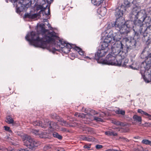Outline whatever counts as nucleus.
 Segmentation results:
<instances>
[{
    "label": "nucleus",
    "mask_w": 151,
    "mask_h": 151,
    "mask_svg": "<svg viewBox=\"0 0 151 151\" xmlns=\"http://www.w3.org/2000/svg\"><path fill=\"white\" fill-rule=\"evenodd\" d=\"M40 34L32 31L25 37L28 41L32 42L35 46L45 48L47 47V43L53 41L57 37L56 33L54 32H48L44 35L42 38H40Z\"/></svg>",
    "instance_id": "obj_1"
},
{
    "label": "nucleus",
    "mask_w": 151,
    "mask_h": 151,
    "mask_svg": "<svg viewBox=\"0 0 151 151\" xmlns=\"http://www.w3.org/2000/svg\"><path fill=\"white\" fill-rule=\"evenodd\" d=\"M139 8L136 6L134 7L129 15V18L132 21L134 20V24L136 21L138 22V24L144 25L142 24L144 21L147 13L144 10H141L139 11Z\"/></svg>",
    "instance_id": "obj_2"
},
{
    "label": "nucleus",
    "mask_w": 151,
    "mask_h": 151,
    "mask_svg": "<svg viewBox=\"0 0 151 151\" xmlns=\"http://www.w3.org/2000/svg\"><path fill=\"white\" fill-rule=\"evenodd\" d=\"M119 55H116L110 53L106 56L105 59L102 61L103 64L108 65H119L121 64L120 61H118V58Z\"/></svg>",
    "instance_id": "obj_3"
},
{
    "label": "nucleus",
    "mask_w": 151,
    "mask_h": 151,
    "mask_svg": "<svg viewBox=\"0 0 151 151\" xmlns=\"http://www.w3.org/2000/svg\"><path fill=\"white\" fill-rule=\"evenodd\" d=\"M24 145L28 148L32 150L35 147H37L39 144V142L35 140L31 136L24 135L23 138Z\"/></svg>",
    "instance_id": "obj_4"
},
{
    "label": "nucleus",
    "mask_w": 151,
    "mask_h": 151,
    "mask_svg": "<svg viewBox=\"0 0 151 151\" xmlns=\"http://www.w3.org/2000/svg\"><path fill=\"white\" fill-rule=\"evenodd\" d=\"M123 42H125L127 49H133L135 48L138 42L134 38L131 39L129 41L128 37L123 38Z\"/></svg>",
    "instance_id": "obj_5"
},
{
    "label": "nucleus",
    "mask_w": 151,
    "mask_h": 151,
    "mask_svg": "<svg viewBox=\"0 0 151 151\" xmlns=\"http://www.w3.org/2000/svg\"><path fill=\"white\" fill-rule=\"evenodd\" d=\"M134 26L133 27V30L135 32V35L138 36L139 33L143 35L144 33L143 28L144 25H140L138 24V22L136 21L135 22Z\"/></svg>",
    "instance_id": "obj_6"
},
{
    "label": "nucleus",
    "mask_w": 151,
    "mask_h": 151,
    "mask_svg": "<svg viewBox=\"0 0 151 151\" xmlns=\"http://www.w3.org/2000/svg\"><path fill=\"white\" fill-rule=\"evenodd\" d=\"M148 48H146L144 49L142 52L143 54L144 53H146L148 55L145 57V62L146 64L147 68H150L151 67V51L149 50Z\"/></svg>",
    "instance_id": "obj_7"
},
{
    "label": "nucleus",
    "mask_w": 151,
    "mask_h": 151,
    "mask_svg": "<svg viewBox=\"0 0 151 151\" xmlns=\"http://www.w3.org/2000/svg\"><path fill=\"white\" fill-rule=\"evenodd\" d=\"M125 20L124 18H121L116 19L114 23L115 27L117 30L122 28L125 25Z\"/></svg>",
    "instance_id": "obj_8"
},
{
    "label": "nucleus",
    "mask_w": 151,
    "mask_h": 151,
    "mask_svg": "<svg viewBox=\"0 0 151 151\" xmlns=\"http://www.w3.org/2000/svg\"><path fill=\"white\" fill-rule=\"evenodd\" d=\"M36 3L37 5V10H40L41 11H43L48 6V5L46 4L45 0H37Z\"/></svg>",
    "instance_id": "obj_9"
},
{
    "label": "nucleus",
    "mask_w": 151,
    "mask_h": 151,
    "mask_svg": "<svg viewBox=\"0 0 151 151\" xmlns=\"http://www.w3.org/2000/svg\"><path fill=\"white\" fill-rule=\"evenodd\" d=\"M107 52L106 50L101 49L98 50L95 54V56L93 58L98 60L100 58L104 56L107 53Z\"/></svg>",
    "instance_id": "obj_10"
},
{
    "label": "nucleus",
    "mask_w": 151,
    "mask_h": 151,
    "mask_svg": "<svg viewBox=\"0 0 151 151\" xmlns=\"http://www.w3.org/2000/svg\"><path fill=\"white\" fill-rule=\"evenodd\" d=\"M44 128L48 127L50 129H57V125L56 123L53 122H49L48 119L44 120Z\"/></svg>",
    "instance_id": "obj_11"
},
{
    "label": "nucleus",
    "mask_w": 151,
    "mask_h": 151,
    "mask_svg": "<svg viewBox=\"0 0 151 151\" xmlns=\"http://www.w3.org/2000/svg\"><path fill=\"white\" fill-rule=\"evenodd\" d=\"M124 36L126 37H128L127 34L129 33L130 31V28L126 25H124L123 26L122 28H121L120 29L118 30Z\"/></svg>",
    "instance_id": "obj_12"
},
{
    "label": "nucleus",
    "mask_w": 151,
    "mask_h": 151,
    "mask_svg": "<svg viewBox=\"0 0 151 151\" xmlns=\"http://www.w3.org/2000/svg\"><path fill=\"white\" fill-rule=\"evenodd\" d=\"M118 58V61H120L121 64L119 65H117V66H122L124 67H127L128 65H127L128 63L129 60L126 58H122L121 56L119 55Z\"/></svg>",
    "instance_id": "obj_13"
},
{
    "label": "nucleus",
    "mask_w": 151,
    "mask_h": 151,
    "mask_svg": "<svg viewBox=\"0 0 151 151\" xmlns=\"http://www.w3.org/2000/svg\"><path fill=\"white\" fill-rule=\"evenodd\" d=\"M112 36L114 43L115 42L119 41V40L122 38L123 40V38H125L120 32H119L114 34L113 33Z\"/></svg>",
    "instance_id": "obj_14"
},
{
    "label": "nucleus",
    "mask_w": 151,
    "mask_h": 151,
    "mask_svg": "<svg viewBox=\"0 0 151 151\" xmlns=\"http://www.w3.org/2000/svg\"><path fill=\"white\" fill-rule=\"evenodd\" d=\"M113 33V31L110 32L106 37L104 41L109 43H114L112 36Z\"/></svg>",
    "instance_id": "obj_15"
},
{
    "label": "nucleus",
    "mask_w": 151,
    "mask_h": 151,
    "mask_svg": "<svg viewBox=\"0 0 151 151\" xmlns=\"http://www.w3.org/2000/svg\"><path fill=\"white\" fill-rule=\"evenodd\" d=\"M122 50H123L122 49L112 46L111 53L113 54V55L117 56V55L119 54Z\"/></svg>",
    "instance_id": "obj_16"
},
{
    "label": "nucleus",
    "mask_w": 151,
    "mask_h": 151,
    "mask_svg": "<svg viewBox=\"0 0 151 151\" xmlns=\"http://www.w3.org/2000/svg\"><path fill=\"white\" fill-rule=\"evenodd\" d=\"M119 7L115 10V15L116 18V19L118 18H123L122 17L123 15V11L122 10L120 9Z\"/></svg>",
    "instance_id": "obj_17"
},
{
    "label": "nucleus",
    "mask_w": 151,
    "mask_h": 151,
    "mask_svg": "<svg viewBox=\"0 0 151 151\" xmlns=\"http://www.w3.org/2000/svg\"><path fill=\"white\" fill-rule=\"evenodd\" d=\"M143 30L144 33H143V36L144 37L147 36L148 33L151 34V25L146 27L144 25Z\"/></svg>",
    "instance_id": "obj_18"
},
{
    "label": "nucleus",
    "mask_w": 151,
    "mask_h": 151,
    "mask_svg": "<svg viewBox=\"0 0 151 151\" xmlns=\"http://www.w3.org/2000/svg\"><path fill=\"white\" fill-rule=\"evenodd\" d=\"M97 12L101 16H104L106 14V9L105 7H101L98 9Z\"/></svg>",
    "instance_id": "obj_19"
},
{
    "label": "nucleus",
    "mask_w": 151,
    "mask_h": 151,
    "mask_svg": "<svg viewBox=\"0 0 151 151\" xmlns=\"http://www.w3.org/2000/svg\"><path fill=\"white\" fill-rule=\"evenodd\" d=\"M38 136L41 138L46 139L50 138L49 134L45 132H40Z\"/></svg>",
    "instance_id": "obj_20"
},
{
    "label": "nucleus",
    "mask_w": 151,
    "mask_h": 151,
    "mask_svg": "<svg viewBox=\"0 0 151 151\" xmlns=\"http://www.w3.org/2000/svg\"><path fill=\"white\" fill-rule=\"evenodd\" d=\"M109 43L105 42L104 41L101 43V48L102 50H106L107 52L109 50V48L108 47Z\"/></svg>",
    "instance_id": "obj_21"
},
{
    "label": "nucleus",
    "mask_w": 151,
    "mask_h": 151,
    "mask_svg": "<svg viewBox=\"0 0 151 151\" xmlns=\"http://www.w3.org/2000/svg\"><path fill=\"white\" fill-rule=\"evenodd\" d=\"M37 17V15L36 14H32L30 13H25L24 17L25 18H29L31 19H34Z\"/></svg>",
    "instance_id": "obj_22"
},
{
    "label": "nucleus",
    "mask_w": 151,
    "mask_h": 151,
    "mask_svg": "<svg viewBox=\"0 0 151 151\" xmlns=\"http://www.w3.org/2000/svg\"><path fill=\"white\" fill-rule=\"evenodd\" d=\"M146 26L145 27L151 25V17L149 16H147V15L145 16L144 21Z\"/></svg>",
    "instance_id": "obj_23"
},
{
    "label": "nucleus",
    "mask_w": 151,
    "mask_h": 151,
    "mask_svg": "<svg viewBox=\"0 0 151 151\" xmlns=\"http://www.w3.org/2000/svg\"><path fill=\"white\" fill-rule=\"evenodd\" d=\"M133 118L134 122H139L140 124H141L142 119L141 116L135 114L133 116Z\"/></svg>",
    "instance_id": "obj_24"
},
{
    "label": "nucleus",
    "mask_w": 151,
    "mask_h": 151,
    "mask_svg": "<svg viewBox=\"0 0 151 151\" xmlns=\"http://www.w3.org/2000/svg\"><path fill=\"white\" fill-rule=\"evenodd\" d=\"M133 0H124V6L125 7L128 8L129 7L132 3Z\"/></svg>",
    "instance_id": "obj_25"
},
{
    "label": "nucleus",
    "mask_w": 151,
    "mask_h": 151,
    "mask_svg": "<svg viewBox=\"0 0 151 151\" xmlns=\"http://www.w3.org/2000/svg\"><path fill=\"white\" fill-rule=\"evenodd\" d=\"M84 130L88 132V133L90 134H95V130L94 129L88 127H86L84 128Z\"/></svg>",
    "instance_id": "obj_26"
},
{
    "label": "nucleus",
    "mask_w": 151,
    "mask_h": 151,
    "mask_svg": "<svg viewBox=\"0 0 151 151\" xmlns=\"http://www.w3.org/2000/svg\"><path fill=\"white\" fill-rule=\"evenodd\" d=\"M91 1L94 5L98 6L103 3V0H91Z\"/></svg>",
    "instance_id": "obj_27"
},
{
    "label": "nucleus",
    "mask_w": 151,
    "mask_h": 151,
    "mask_svg": "<svg viewBox=\"0 0 151 151\" xmlns=\"http://www.w3.org/2000/svg\"><path fill=\"white\" fill-rule=\"evenodd\" d=\"M44 122L43 123L42 122L40 121H36L33 122L34 125L40 126L44 128Z\"/></svg>",
    "instance_id": "obj_28"
},
{
    "label": "nucleus",
    "mask_w": 151,
    "mask_h": 151,
    "mask_svg": "<svg viewBox=\"0 0 151 151\" xmlns=\"http://www.w3.org/2000/svg\"><path fill=\"white\" fill-rule=\"evenodd\" d=\"M112 123L119 126H124L126 125L124 123L118 121L116 120H113L112 121Z\"/></svg>",
    "instance_id": "obj_29"
},
{
    "label": "nucleus",
    "mask_w": 151,
    "mask_h": 151,
    "mask_svg": "<svg viewBox=\"0 0 151 151\" xmlns=\"http://www.w3.org/2000/svg\"><path fill=\"white\" fill-rule=\"evenodd\" d=\"M5 121L8 124H12L13 125H14V121L13 119L9 116H8L6 117L5 120Z\"/></svg>",
    "instance_id": "obj_30"
},
{
    "label": "nucleus",
    "mask_w": 151,
    "mask_h": 151,
    "mask_svg": "<svg viewBox=\"0 0 151 151\" xmlns=\"http://www.w3.org/2000/svg\"><path fill=\"white\" fill-rule=\"evenodd\" d=\"M112 46L119 47L120 48L123 49V45L122 44L121 42L120 41H117V42H115V43Z\"/></svg>",
    "instance_id": "obj_31"
},
{
    "label": "nucleus",
    "mask_w": 151,
    "mask_h": 151,
    "mask_svg": "<svg viewBox=\"0 0 151 151\" xmlns=\"http://www.w3.org/2000/svg\"><path fill=\"white\" fill-rule=\"evenodd\" d=\"M105 134L106 135L110 136H115L117 135V134L115 132L113 131H109L105 132Z\"/></svg>",
    "instance_id": "obj_32"
},
{
    "label": "nucleus",
    "mask_w": 151,
    "mask_h": 151,
    "mask_svg": "<svg viewBox=\"0 0 151 151\" xmlns=\"http://www.w3.org/2000/svg\"><path fill=\"white\" fill-rule=\"evenodd\" d=\"M73 48L76 51L78 52L80 55H83L84 52L80 48L76 46Z\"/></svg>",
    "instance_id": "obj_33"
},
{
    "label": "nucleus",
    "mask_w": 151,
    "mask_h": 151,
    "mask_svg": "<svg viewBox=\"0 0 151 151\" xmlns=\"http://www.w3.org/2000/svg\"><path fill=\"white\" fill-rule=\"evenodd\" d=\"M47 2V4H47L48 6L49 5V6L48 8V13L47 14H46V15H49L50 14V5L51 4L53 0H46Z\"/></svg>",
    "instance_id": "obj_34"
},
{
    "label": "nucleus",
    "mask_w": 151,
    "mask_h": 151,
    "mask_svg": "<svg viewBox=\"0 0 151 151\" xmlns=\"http://www.w3.org/2000/svg\"><path fill=\"white\" fill-rule=\"evenodd\" d=\"M53 136L55 138H57L59 139H62V137L61 135H59L58 133L54 132L53 133Z\"/></svg>",
    "instance_id": "obj_35"
},
{
    "label": "nucleus",
    "mask_w": 151,
    "mask_h": 151,
    "mask_svg": "<svg viewBox=\"0 0 151 151\" xmlns=\"http://www.w3.org/2000/svg\"><path fill=\"white\" fill-rule=\"evenodd\" d=\"M85 115L82 113L76 112L74 114V116H76L83 118L85 117Z\"/></svg>",
    "instance_id": "obj_36"
},
{
    "label": "nucleus",
    "mask_w": 151,
    "mask_h": 151,
    "mask_svg": "<svg viewBox=\"0 0 151 151\" xmlns=\"http://www.w3.org/2000/svg\"><path fill=\"white\" fill-rule=\"evenodd\" d=\"M58 46H59L60 48H62L63 51L65 53H68L70 51V50L67 49V48L65 47H61L60 45H58Z\"/></svg>",
    "instance_id": "obj_37"
},
{
    "label": "nucleus",
    "mask_w": 151,
    "mask_h": 151,
    "mask_svg": "<svg viewBox=\"0 0 151 151\" xmlns=\"http://www.w3.org/2000/svg\"><path fill=\"white\" fill-rule=\"evenodd\" d=\"M142 143L146 145H150L151 144V141L148 139H144L142 141Z\"/></svg>",
    "instance_id": "obj_38"
},
{
    "label": "nucleus",
    "mask_w": 151,
    "mask_h": 151,
    "mask_svg": "<svg viewBox=\"0 0 151 151\" xmlns=\"http://www.w3.org/2000/svg\"><path fill=\"white\" fill-rule=\"evenodd\" d=\"M116 113L117 114H121L122 115H124L125 114V111H124L119 109L116 111Z\"/></svg>",
    "instance_id": "obj_39"
},
{
    "label": "nucleus",
    "mask_w": 151,
    "mask_h": 151,
    "mask_svg": "<svg viewBox=\"0 0 151 151\" xmlns=\"http://www.w3.org/2000/svg\"><path fill=\"white\" fill-rule=\"evenodd\" d=\"M114 27H115V23L113 22H111L108 24L107 28L108 29H110Z\"/></svg>",
    "instance_id": "obj_40"
},
{
    "label": "nucleus",
    "mask_w": 151,
    "mask_h": 151,
    "mask_svg": "<svg viewBox=\"0 0 151 151\" xmlns=\"http://www.w3.org/2000/svg\"><path fill=\"white\" fill-rule=\"evenodd\" d=\"M40 26L41 27V32L43 33V35L49 31L48 29H45L43 27H42L41 25H40Z\"/></svg>",
    "instance_id": "obj_41"
},
{
    "label": "nucleus",
    "mask_w": 151,
    "mask_h": 151,
    "mask_svg": "<svg viewBox=\"0 0 151 151\" xmlns=\"http://www.w3.org/2000/svg\"><path fill=\"white\" fill-rule=\"evenodd\" d=\"M94 139V138L93 137L91 136H88L87 137H86V140L90 142L93 141Z\"/></svg>",
    "instance_id": "obj_42"
},
{
    "label": "nucleus",
    "mask_w": 151,
    "mask_h": 151,
    "mask_svg": "<svg viewBox=\"0 0 151 151\" xmlns=\"http://www.w3.org/2000/svg\"><path fill=\"white\" fill-rule=\"evenodd\" d=\"M31 132L38 136L40 132L38 130H36L35 129H32L31 130Z\"/></svg>",
    "instance_id": "obj_43"
},
{
    "label": "nucleus",
    "mask_w": 151,
    "mask_h": 151,
    "mask_svg": "<svg viewBox=\"0 0 151 151\" xmlns=\"http://www.w3.org/2000/svg\"><path fill=\"white\" fill-rule=\"evenodd\" d=\"M137 112L138 113L141 114H144L145 115H147L148 113L145 112L143 111H142L141 109H138L137 111Z\"/></svg>",
    "instance_id": "obj_44"
},
{
    "label": "nucleus",
    "mask_w": 151,
    "mask_h": 151,
    "mask_svg": "<svg viewBox=\"0 0 151 151\" xmlns=\"http://www.w3.org/2000/svg\"><path fill=\"white\" fill-rule=\"evenodd\" d=\"M60 124L63 126H68L69 125L68 123L65 121L62 120L60 122Z\"/></svg>",
    "instance_id": "obj_45"
},
{
    "label": "nucleus",
    "mask_w": 151,
    "mask_h": 151,
    "mask_svg": "<svg viewBox=\"0 0 151 151\" xmlns=\"http://www.w3.org/2000/svg\"><path fill=\"white\" fill-rule=\"evenodd\" d=\"M65 47L67 48V49L70 50L71 48L73 47L71 44L68 43H66L65 45Z\"/></svg>",
    "instance_id": "obj_46"
},
{
    "label": "nucleus",
    "mask_w": 151,
    "mask_h": 151,
    "mask_svg": "<svg viewBox=\"0 0 151 151\" xmlns=\"http://www.w3.org/2000/svg\"><path fill=\"white\" fill-rule=\"evenodd\" d=\"M59 41L60 42V44H59V45H60L61 47L63 46V47H65V45L66 43L65 42L63 41H62L61 40H59Z\"/></svg>",
    "instance_id": "obj_47"
},
{
    "label": "nucleus",
    "mask_w": 151,
    "mask_h": 151,
    "mask_svg": "<svg viewBox=\"0 0 151 151\" xmlns=\"http://www.w3.org/2000/svg\"><path fill=\"white\" fill-rule=\"evenodd\" d=\"M94 120L97 122H102L103 121V120L101 118L96 116L94 117Z\"/></svg>",
    "instance_id": "obj_48"
},
{
    "label": "nucleus",
    "mask_w": 151,
    "mask_h": 151,
    "mask_svg": "<svg viewBox=\"0 0 151 151\" xmlns=\"http://www.w3.org/2000/svg\"><path fill=\"white\" fill-rule=\"evenodd\" d=\"M50 116L53 119H56L58 118V116L57 114L55 113L51 114H50Z\"/></svg>",
    "instance_id": "obj_49"
},
{
    "label": "nucleus",
    "mask_w": 151,
    "mask_h": 151,
    "mask_svg": "<svg viewBox=\"0 0 151 151\" xmlns=\"http://www.w3.org/2000/svg\"><path fill=\"white\" fill-rule=\"evenodd\" d=\"M51 146L52 145H46L44 147V149L45 150H48L51 148Z\"/></svg>",
    "instance_id": "obj_50"
},
{
    "label": "nucleus",
    "mask_w": 151,
    "mask_h": 151,
    "mask_svg": "<svg viewBox=\"0 0 151 151\" xmlns=\"http://www.w3.org/2000/svg\"><path fill=\"white\" fill-rule=\"evenodd\" d=\"M4 129L9 132H12V131L10 129V128L9 127L6 126H4Z\"/></svg>",
    "instance_id": "obj_51"
},
{
    "label": "nucleus",
    "mask_w": 151,
    "mask_h": 151,
    "mask_svg": "<svg viewBox=\"0 0 151 151\" xmlns=\"http://www.w3.org/2000/svg\"><path fill=\"white\" fill-rule=\"evenodd\" d=\"M82 111H84L87 114H88L89 112L90 111L86 110V108H85L84 107H83L82 108Z\"/></svg>",
    "instance_id": "obj_52"
},
{
    "label": "nucleus",
    "mask_w": 151,
    "mask_h": 151,
    "mask_svg": "<svg viewBox=\"0 0 151 151\" xmlns=\"http://www.w3.org/2000/svg\"><path fill=\"white\" fill-rule=\"evenodd\" d=\"M91 144H86L83 147L85 148L89 149L91 148Z\"/></svg>",
    "instance_id": "obj_53"
},
{
    "label": "nucleus",
    "mask_w": 151,
    "mask_h": 151,
    "mask_svg": "<svg viewBox=\"0 0 151 151\" xmlns=\"http://www.w3.org/2000/svg\"><path fill=\"white\" fill-rule=\"evenodd\" d=\"M119 139H122V140L124 141H126L127 142H128L129 141V140L127 138H125L124 137H119Z\"/></svg>",
    "instance_id": "obj_54"
},
{
    "label": "nucleus",
    "mask_w": 151,
    "mask_h": 151,
    "mask_svg": "<svg viewBox=\"0 0 151 151\" xmlns=\"http://www.w3.org/2000/svg\"><path fill=\"white\" fill-rule=\"evenodd\" d=\"M103 147V146L100 145H97L96 146V148L97 149H99Z\"/></svg>",
    "instance_id": "obj_55"
},
{
    "label": "nucleus",
    "mask_w": 151,
    "mask_h": 151,
    "mask_svg": "<svg viewBox=\"0 0 151 151\" xmlns=\"http://www.w3.org/2000/svg\"><path fill=\"white\" fill-rule=\"evenodd\" d=\"M15 1L18 2L19 4L22 5V3H23V0H15Z\"/></svg>",
    "instance_id": "obj_56"
},
{
    "label": "nucleus",
    "mask_w": 151,
    "mask_h": 151,
    "mask_svg": "<svg viewBox=\"0 0 151 151\" xmlns=\"http://www.w3.org/2000/svg\"><path fill=\"white\" fill-rule=\"evenodd\" d=\"M105 151H122L121 150H117L114 149H108L106 150Z\"/></svg>",
    "instance_id": "obj_57"
},
{
    "label": "nucleus",
    "mask_w": 151,
    "mask_h": 151,
    "mask_svg": "<svg viewBox=\"0 0 151 151\" xmlns=\"http://www.w3.org/2000/svg\"><path fill=\"white\" fill-rule=\"evenodd\" d=\"M89 111H90V112L92 114H93V115H95L96 114H98V113H97L96 112V111L94 110H91Z\"/></svg>",
    "instance_id": "obj_58"
},
{
    "label": "nucleus",
    "mask_w": 151,
    "mask_h": 151,
    "mask_svg": "<svg viewBox=\"0 0 151 151\" xmlns=\"http://www.w3.org/2000/svg\"><path fill=\"white\" fill-rule=\"evenodd\" d=\"M145 125L146 127H151V123H145Z\"/></svg>",
    "instance_id": "obj_59"
},
{
    "label": "nucleus",
    "mask_w": 151,
    "mask_h": 151,
    "mask_svg": "<svg viewBox=\"0 0 151 151\" xmlns=\"http://www.w3.org/2000/svg\"><path fill=\"white\" fill-rule=\"evenodd\" d=\"M80 139L82 140H85L86 139V137L82 135L80 137Z\"/></svg>",
    "instance_id": "obj_60"
},
{
    "label": "nucleus",
    "mask_w": 151,
    "mask_h": 151,
    "mask_svg": "<svg viewBox=\"0 0 151 151\" xmlns=\"http://www.w3.org/2000/svg\"><path fill=\"white\" fill-rule=\"evenodd\" d=\"M148 72H148V73H149V75H150V80L151 81V69H149L148 70Z\"/></svg>",
    "instance_id": "obj_61"
},
{
    "label": "nucleus",
    "mask_w": 151,
    "mask_h": 151,
    "mask_svg": "<svg viewBox=\"0 0 151 151\" xmlns=\"http://www.w3.org/2000/svg\"><path fill=\"white\" fill-rule=\"evenodd\" d=\"M146 116H148V118L149 119L151 120V115L148 114V115H146Z\"/></svg>",
    "instance_id": "obj_62"
},
{
    "label": "nucleus",
    "mask_w": 151,
    "mask_h": 151,
    "mask_svg": "<svg viewBox=\"0 0 151 151\" xmlns=\"http://www.w3.org/2000/svg\"><path fill=\"white\" fill-rule=\"evenodd\" d=\"M57 151H64V150L63 148H62L60 149H58Z\"/></svg>",
    "instance_id": "obj_63"
},
{
    "label": "nucleus",
    "mask_w": 151,
    "mask_h": 151,
    "mask_svg": "<svg viewBox=\"0 0 151 151\" xmlns=\"http://www.w3.org/2000/svg\"><path fill=\"white\" fill-rule=\"evenodd\" d=\"M146 78L145 77V76H144V79L145 81L146 82H147V83H148L150 82V81H149V80H147L146 79Z\"/></svg>",
    "instance_id": "obj_64"
}]
</instances>
